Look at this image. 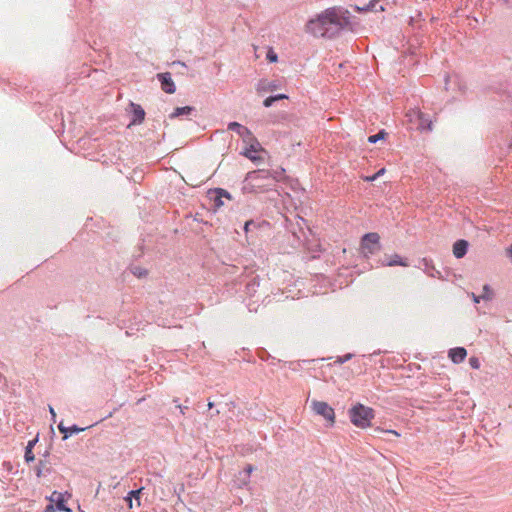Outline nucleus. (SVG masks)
Wrapping results in <instances>:
<instances>
[{
  "mask_svg": "<svg viewBox=\"0 0 512 512\" xmlns=\"http://www.w3.org/2000/svg\"><path fill=\"white\" fill-rule=\"evenodd\" d=\"M346 18H340L334 8H328L306 24V31L316 37L333 38L347 24Z\"/></svg>",
  "mask_w": 512,
  "mask_h": 512,
  "instance_id": "obj_1",
  "label": "nucleus"
},
{
  "mask_svg": "<svg viewBox=\"0 0 512 512\" xmlns=\"http://www.w3.org/2000/svg\"><path fill=\"white\" fill-rule=\"evenodd\" d=\"M374 416L375 414L372 408L364 406L360 403L349 409V417L351 422L359 428L369 427L370 422Z\"/></svg>",
  "mask_w": 512,
  "mask_h": 512,
  "instance_id": "obj_2",
  "label": "nucleus"
},
{
  "mask_svg": "<svg viewBox=\"0 0 512 512\" xmlns=\"http://www.w3.org/2000/svg\"><path fill=\"white\" fill-rule=\"evenodd\" d=\"M262 180H269L271 181V170L266 169H258L254 171H250L246 174L244 182L247 183V185L244 186V190H247L249 192H258L262 190V188L265 185L262 184H251L252 182H260ZM273 183H269L266 186H272Z\"/></svg>",
  "mask_w": 512,
  "mask_h": 512,
  "instance_id": "obj_3",
  "label": "nucleus"
},
{
  "mask_svg": "<svg viewBox=\"0 0 512 512\" xmlns=\"http://www.w3.org/2000/svg\"><path fill=\"white\" fill-rule=\"evenodd\" d=\"M360 249L365 258L379 252L381 249L379 234L376 232L364 234L361 238Z\"/></svg>",
  "mask_w": 512,
  "mask_h": 512,
  "instance_id": "obj_4",
  "label": "nucleus"
},
{
  "mask_svg": "<svg viewBox=\"0 0 512 512\" xmlns=\"http://www.w3.org/2000/svg\"><path fill=\"white\" fill-rule=\"evenodd\" d=\"M312 410L321 415L325 420L328 421V426H333L335 423V412L334 409L324 401L313 400L311 403Z\"/></svg>",
  "mask_w": 512,
  "mask_h": 512,
  "instance_id": "obj_5",
  "label": "nucleus"
},
{
  "mask_svg": "<svg viewBox=\"0 0 512 512\" xmlns=\"http://www.w3.org/2000/svg\"><path fill=\"white\" fill-rule=\"evenodd\" d=\"M161 84V89L167 94H173L176 91V85L172 79L171 73L164 72L156 75Z\"/></svg>",
  "mask_w": 512,
  "mask_h": 512,
  "instance_id": "obj_6",
  "label": "nucleus"
},
{
  "mask_svg": "<svg viewBox=\"0 0 512 512\" xmlns=\"http://www.w3.org/2000/svg\"><path fill=\"white\" fill-rule=\"evenodd\" d=\"M249 143V146L244 149L243 152H241V155L247 157L253 162L258 161L260 158L253 155V153H256L261 148L259 141L257 138L252 134V138H247V141Z\"/></svg>",
  "mask_w": 512,
  "mask_h": 512,
  "instance_id": "obj_7",
  "label": "nucleus"
},
{
  "mask_svg": "<svg viewBox=\"0 0 512 512\" xmlns=\"http://www.w3.org/2000/svg\"><path fill=\"white\" fill-rule=\"evenodd\" d=\"M130 109H131V120H130V123L128 125V127L132 126V125H139L141 124L144 119H145V110L142 108L141 105L139 104H136L134 102H130Z\"/></svg>",
  "mask_w": 512,
  "mask_h": 512,
  "instance_id": "obj_8",
  "label": "nucleus"
},
{
  "mask_svg": "<svg viewBox=\"0 0 512 512\" xmlns=\"http://www.w3.org/2000/svg\"><path fill=\"white\" fill-rule=\"evenodd\" d=\"M51 502H55V508L59 511L72 512L69 507L66 506V499L64 494L54 491L51 496L47 497Z\"/></svg>",
  "mask_w": 512,
  "mask_h": 512,
  "instance_id": "obj_9",
  "label": "nucleus"
},
{
  "mask_svg": "<svg viewBox=\"0 0 512 512\" xmlns=\"http://www.w3.org/2000/svg\"><path fill=\"white\" fill-rule=\"evenodd\" d=\"M244 283L245 284V290H244V293L246 295H248L249 297H254L256 292H257V289L259 287V279L257 276L255 277H252L250 279H247V277H245L244 279H242L240 281V284Z\"/></svg>",
  "mask_w": 512,
  "mask_h": 512,
  "instance_id": "obj_10",
  "label": "nucleus"
},
{
  "mask_svg": "<svg viewBox=\"0 0 512 512\" xmlns=\"http://www.w3.org/2000/svg\"><path fill=\"white\" fill-rule=\"evenodd\" d=\"M228 130L236 132L243 141H247V138H252V132L242 124L238 122H230L227 126Z\"/></svg>",
  "mask_w": 512,
  "mask_h": 512,
  "instance_id": "obj_11",
  "label": "nucleus"
},
{
  "mask_svg": "<svg viewBox=\"0 0 512 512\" xmlns=\"http://www.w3.org/2000/svg\"><path fill=\"white\" fill-rule=\"evenodd\" d=\"M87 428L88 427H79L76 424L66 427V426H64L62 421L58 424V429L63 434V440H67L73 434H77L79 432L85 431Z\"/></svg>",
  "mask_w": 512,
  "mask_h": 512,
  "instance_id": "obj_12",
  "label": "nucleus"
},
{
  "mask_svg": "<svg viewBox=\"0 0 512 512\" xmlns=\"http://www.w3.org/2000/svg\"><path fill=\"white\" fill-rule=\"evenodd\" d=\"M420 263L428 276L439 279L442 278L441 272L435 268L431 259L423 258Z\"/></svg>",
  "mask_w": 512,
  "mask_h": 512,
  "instance_id": "obj_13",
  "label": "nucleus"
},
{
  "mask_svg": "<svg viewBox=\"0 0 512 512\" xmlns=\"http://www.w3.org/2000/svg\"><path fill=\"white\" fill-rule=\"evenodd\" d=\"M448 356L453 363L459 364L465 360L467 351L464 347L451 348L448 352Z\"/></svg>",
  "mask_w": 512,
  "mask_h": 512,
  "instance_id": "obj_14",
  "label": "nucleus"
},
{
  "mask_svg": "<svg viewBox=\"0 0 512 512\" xmlns=\"http://www.w3.org/2000/svg\"><path fill=\"white\" fill-rule=\"evenodd\" d=\"M469 243L464 239H459L453 244V254L457 259L463 258L468 251Z\"/></svg>",
  "mask_w": 512,
  "mask_h": 512,
  "instance_id": "obj_15",
  "label": "nucleus"
},
{
  "mask_svg": "<svg viewBox=\"0 0 512 512\" xmlns=\"http://www.w3.org/2000/svg\"><path fill=\"white\" fill-rule=\"evenodd\" d=\"M196 112V108L194 106H183L176 107L174 111L169 115L170 119L179 118L182 116H189Z\"/></svg>",
  "mask_w": 512,
  "mask_h": 512,
  "instance_id": "obj_16",
  "label": "nucleus"
},
{
  "mask_svg": "<svg viewBox=\"0 0 512 512\" xmlns=\"http://www.w3.org/2000/svg\"><path fill=\"white\" fill-rule=\"evenodd\" d=\"M432 120L428 115L418 112V129L421 131H431L432 130Z\"/></svg>",
  "mask_w": 512,
  "mask_h": 512,
  "instance_id": "obj_17",
  "label": "nucleus"
},
{
  "mask_svg": "<svg viewBox=\"0 0 512 512\" xmlns=\"http://www.w3.org/2000/svg\"><path fill=\"white\" fill-rule=\"evenodd\" d=\"M269 225V222L266 220L255 221L251 219L245 222L244 231L245 233H248L250 231H253L254 229H260Z\"/></svg>",
  "mask_w": 512,
  "mask_h": 512,
  "instance_id": "obj_18",
  "label": "nucleus"
},
{
  "mask_svg": "<svg viewBox=\"0 0 512 512\" xmlns=\"http://www.w3.org/2000/svg\"><path fill=\"white\" fill-rule=\"evenodd\" d=\"M38 441V436L34 439L30 440L25 447L24 459L27 463L33 462L35 460V455L33 453V448Z\"/></svg>",
  "mask_w": 512,
  "mask_h": 512,
  "instance_id": "obj_19",
  "label": "nucleus"
},
{
  "mask_svg": "<svg viewBox=\"0 0 512 512\" xmlns=\"http://www.w3.org/2000/svg\"><path fill=\"white\" fill-rule=\"evenodd\" d=\"M382 265L390 266V267L399 265V266L406 267V266H408V262H407V259H403L400 255L394 254L389 261L383 262Z\"/></svg>",
  "mask_w": 512,
  "mask_h": 512,
  "instance_id": "obj_20",
  "label": "nucleus"
},
{
  "mask_svg": "<svg viewBox=\"0 0 512 512\" xmlns=\"http://www.w3.org/2000/svg\"><path fill=\"white\" fill-rule=\"evenodd\" d=\"M387 136H388V133L384 129H382L378 133H376L374 135H370L368 137V142L370 144H376L378 141L384 140Z\"/></svg>",
  "mask_w": 512,
  "mask_h": 512,
  "instance_id": "obj_21",
  "label": "nucleus"
},
{
  "mask_svg": "<svg viewBox=\"0 0 512 512\" xmlns=\"http://www.w3.org/2000/svg\"><path fill=\"white\" fill-rule=\"evenodd\" d=\"M210 195H218V198L231 199V194L223 188H215L209 192Z\"/></svg>",
  "mask_w": 512,
  "mask_h": 512,
  "instance_id": "obj_22",
  "label": "nucleus"
},
{
  "mask_svg": "<svg viewBox=\"0 0 512 512\" xmlns=\"http://www.w3.org/2000/svg\"><path fill=\"white\" fill-rule=\"evenodd\" d=\"M285 173V169L283 168H277L275 170H271V181H280L283 178V175Z\"/></svg>",
  "mask_w": 512,
  "mask_h": 512,
  "instance_id": "obj_23",
  "label": "nucleus"
},
{
  "mask_svg": "<svg viewBox=\"0 0 512 512\" xmlns=\"http://www.w3.org/2000/svg\"><path fill=\"white\" fill-rule=\"evenodd\" d=\"M130 270H131V273H132L134 276L138 277V278H143V277H145V276L147 275V273H148V272H147V270H146L145 268H142V267H140V266H132Z\"/></svg>",
  "mask_w": 512,
  "mask_h": 512,
  "instance_id": "obj_24",
  "label": "nucleus"
},
{
  "mask_svg": "<svg viewBox=\"0 0 512 512\" xmlns=\"http://www.w3.org/2000/svg\"><path fill=\"white\" fill-rule=\"evenodd\" d=\"M492 297H493V291H492L490 285L485 284L483 286V293L480 295V298H482V300L488 301V300H491Z\"/></svg>",
  "mask_w": 512,
  "mask_h": 512,
  "instance_id": "obj_25",
  "label": "nucleus"
},
{
  "mask_svg": "<svg viewBox=\"0 0 512 512\" xmlns=\"http://www.w3.org/2000/svg\"><path fill=\"white\" fill-rule=\"evenodd\" d=\"M142 491H143V487H141L139 489L131 490L127 494L128 496L133 498V500L136 501L138 507L141 505L140 496H141Z\"/></svg>",
  "mask_w": 512,
  "mask_h": 512,
  "instance_id": "obj_26",
  "label": "nucleus"
},
{
  "mask_svg": "<svg viewBox=\"0 0 512 512\" xmlns=\"http://www.w3.org/2000/svg\"><path fill=\"white\" fill-rule=\"evenodd\" d=\"M43 469H46L48 473H50V469L46 468V461L39 460L38 465L35 468L36 476L40 478L43 475Z\"/></svg>",
  "mask_w": 512,
  "mask_h": 512,
  "instance_id": "obj_27",
  "label": "nucleus"
},
{
  "mask_svg": "<svg viewBox=\"0 0 512 512\" xmlns=\"http://www.w3.org/2000/svg\"><path fill=\"white\" fill-rule=\"evenodd\" d=\"M376 3H377V0H371L369 2L368 5H366L365 7H358L356 6L355 8L358 10V11H364V12H367V11H377L376 9Z\"/></svg>",
  "mask_w": 512,
  "mask_h": 512,
  "instance_id": "obj_28",
  "label": "nucleus"
},
{
  "mask_svg": "<svg viewBox=\"0 0 512 512\" xmlns=\"http://www.w3.org/2000/svg\"><path fill=\"white\" fill-rule=\"evenodd\" d=\"M352 357H353L352 353H347L345 355L338 356L337 359L335 360V363H339V364L346 363L347 361L351 360Z\"/></svg>",
  "mask_w": 512,
  "mask_h": 512,
  "instance_id": "obj_29",
  "label": "nucleus"
},
{
  "mask_svg": "<svg viewBox=\"0 0 512 512\" xmlns=\"http://www.w3.org/2000/svg\"><path fill=\"white\" fill-rule=\"evenodd\" d=\"M211 198L213 199V208L214 210L219 209L221 206H223V200L222 198H218V195H211Z\"/></svg>",
  "mask_w": 512,
  "mask_h": 512,
  "instance_id": "obj_30",
  "label": "nucleus"
},
{
  "mask_svg": "<svg viewBox=\"0 0 512 512\" xmlns=\"http://www.w3.org/2000/svg\"><path fill=\"white\" fill-rule=\"evenodd\" d=\"M253 470L254 467L252 465H247L245 469L242 472H240V475H243L244 481L250 477V474Z\"/></svg>",
  "mask_w": 512,
  "mask_h": 512,
  "instance_id": "obj_31",
  "label": "nucleus"
},
{
  "mask_svg": "<svg viewBox=\"0 0 512 512\" xmlns=\"http://www.w3.org/2000/svg\"><path fill=\"white\" fill-rule=\"evenodd\" d=\"M275 102H276L275 96H274V95H271V96H268L267 98H265V99H264V101H263V105H264L266 108H269V107H271Z\"/></svg>",
  "mask_w": 512,
  "mask_h": 512,
  "instance_id": "obj_32",
  "label": "nucleus"
},
{
  "mask_svg": "<svg viewBox=\"0 0 512 512\" xmlns=\"http://www.w3.org/2000/svg\"><path fill=\"white\" fill-rule=\"evenodd\" d=\"M266 58H267V60H268L269 62L274 63V62H276V61H277L278 56H277V54H276L272 49H270V50L267 52Z\"/></svg>",
  "mask_w": 512,
  "mask_h": 512,
  "instance_id": "obj_33",
  "label": "nucleus"
},
{
  "mask_svg": "<svg viewBox=\"0 0 512 512\" xmlns=\"http://www.w3.org/2000/svg\"><path fill=\"white\" fill-rule=\"evenodd\" d=\"M469 364L473 369H478L480 367V361L477 357H471L469 359Z\"/></svg>",
  "mask_w": 512,
  "mask_h": 512,
  "instance_id": "obj_34",
  "label": "nucleus"
},
{
  "mask_svg": "<svg viewBox=\"0 0 512 512\" xmlns=\"http://www.w3.org/2000/svg\"><path fill=\"white\" fill-rule=\"evenodd\" d=\"M375 431H379V432H383V433H390V434H394L396 436H399V433L395 430H382L380 429L379 427L375 428Z\"/></svg>",
  "mask_w": 512,
  "mask_h": 512,
  "instance_id": "obj_35",
  "label": "nucleus"
},
{
  "mask_svg": "<svg viewBox=\"0 0 512 512\" xmlns=\"http://www.w3.org/2000/svg\"><path fill=\"white\" fill-rule=\"evenodd\" d=\"M470 296L475 304L480 303V301L482 300V298H480V295H476L475 293H471Z\"/></svg>",
  "mask_w": 512,
  "mask_h": 512,
  "instance_id": "obj_36",
  "label": "nucleus"
},
{
  "mask_svg": "<svg viewBox=\"0 0 512 512\" xmlns=\"http://www.w3.org/2000/svg\"><path fill=\"white\" fill-rule=\"evenodd\" d=\"M124 500L130 509L133 508V501H134L133 498H131L130 496L127 495L126 497H124Z\"/></svg>",
  "mask_w": 512,
  "mask_h": 512,
  "instance_id": "obj_37",
  "label": "nucleus"
},
{
  "mask_svg": "<svg viewBox=\"0 0 512 512\" xmlns=\"http://www.w3.org/2000/svg\"><path fill=\"white\" fill-rule=\"evenodd\" d=\"M56 510L57 508L51 503L45 507L44 512H56Z\"/></svg>",
  "mask_w": 512,
  "mask_h": 512,
  "instance_id": "obj_38",
  "label": "nucleus"
},
{
  "mask_svg": "<svg viewBox=\"0 0 512 512\" xmlns=\"http://www.w3.org/2000/svg\"><path fill=\"white\" fill-rule=\"evenodd\" d=\"M49 412L51 414V420L53 422H55L56 421V412H55L54 408L50 405H49Z\"/></svg>",
  "mask_w": 512,
  "mask_h": 512,
  "instance_id": "obj_39",
  "label": "nucleus"
},
{
  "mask_svg": "<svg viewBox=\"0 0 512 512\" xmlns=\"http://www.w3.org/2000/svg\"><path fill=\"white\" fill-rule=\"evenodd\" d=\"M274 96H275L276 101L284 100V99H288V95L283 94V93H281V94H276V95H274Z\"/></svg>",
  "mask_w": 512,
  "mask_h": 512,
  "instance_id": "obj_40",
  "label": "nucleus"
},
{
  "mask_svg": "<svg viewBox=\"0 0 512 512\" xmlns=\"http://www.w3.org/2000/svg\"><path fill=\"white\" fill-rule=\"evenodd\" d=\"M176 407L180 410L181 414H184L185 410L188 408L187 406H183L181 404H177Z\"/></svg>",
  "mask_w": 512,
  "mask_h": 512,
  "instance_id": "obj_41",
  "label": "nucleus"
},
{
  "mask_svg": "<svg viewBox=\"0 0 512 512\" xmlns=\"http://www.w3.org/2000/svg\"><path fill=\"white\" fill-rule=\"evenodd\" d=\"M385 173V169L384 168H381L380 170H378L375 175L376 177L378 178L379 176L383 175Z\"/></svg>",
  "mask_w": 512,
  "mask_h": 512,
  "instance_id": "obj_42",
  "label": "nucleus"
},
{
  "mask_svg": "<svg viewBox=\"0 0 512 512\" xmlns=\"http://www.w3.org/2000/svg\"><path fill=\"white\" fill-rule=\"evenodd\" d=\"M277 88V85L274 82L269 83L268 89L269 90H275Z\"/></svg>",
  "mask_w": 512,
  "mask_h": 512,
  "instance_id": "obj_43",
  "label": "nucleus"
},
{
  "mask_svg": "<svg viewBox=\"0 0 512 512\" xmlns=\"http://www.w3.org/2000/svg\"><path fill=\"white\" fill-rule=\"evenodd\" d=\"M172 65H181V66L186 67V64H185L184 62L179 61V60H178V61H174V62L172 63Z\"/></svg>",
  "mask_w": 512,
  "mask_h": 512,
  "instance_id": "obj_44",
  "label": "nucleus"
},
{
  "mask_svg": "<svg viewBox=\"0 0 512 512\" xmlns=\"http://www.w3.org/2000/svg\"><path fill=\"white\" fill-rule=\"evenodd\" d=\"M376 179L377 177L375 174L367 178L368 181H375Z\"/></svg>",
  "mask_w": 512,
  "mask_h": 512,
  "instance_id": "obj_45",
  "label": "nucleus"
},
{
  "mask_svg": "<svg viewBox=\"0 0 512 512\" xmlns=\"http://www.w3.org/2000/svg\"><path fill=\"white\" fill-rule=\"evenodd\" d=\"M213 407H214V403L213 402H208V408L212 409Z\"/></svg>",
  "mask_w": 512,
  "mask_h": 512,
  "instance_id": "obj_46",
  "label": "nucleus"
},
{
  "mask_svg": "<svg viewBox=\"0 0 512 512\" xmlns=\"http://www.w3.org/2000/svg\"><path fill=\"white\" fill-rule=\"evenodd\" d=\"M48 456H49V451H47V450H46V451H45V453L43 454V457H45V458H46V457H48Z\"/></svg>",
  "mask_w": 512,
  "mask_h": 512,
  "instance_id": "obj_47",
  "label": "nucleus"
},
{
  "mask_svg": "<svg viewBox=\"0 0 512 512\" xmlns=\"http://www.w3.org/2000/svg\"><path fill=\"white\" fill-rule=\"evenodd\" d=\"M217 414H219V411H218V410H216V412H215V413H212V414H211V417H213L214 415H217Z\"/></svg>",
  "mask_w": 512,
  "mask_h": 512,
  "instance_id": "obj_48",
  "label": "nucleus"
},
{
  "mask_svg": "<svg viewBox=\"0 0 512 512\" xmlns=\"http://www.w3.org/2000/svg\"><path fill=\"white\" fill-rule=\"evenodd\" d=\"M112 413H109L108 416H105V419H108V417H111Z\"/></svg>",
  "mask_w": 512,
  "mask_h": 512,
  "instance_id": "obj_49",
  "label": "nucleus"
},
{
  "mask_svg": "<svg viewBox=\"0 0 512 512\" xmlns=\"http://www.w3.org/2000/svg\"><path fill=\"white\" fill-rule=\"evenodd\" d=\"M112 413H109L108 416H105V419H108V417H111Z\"/></svg>",
  "mask_w": 512,
  "mask_h": 512,
  "instance_id": "obj_50",
  "label": "nucleus"
},
{
  "mask_svg": "<svg viewBox=\"0 0 512 512\" xmlns=\"http://www.w3.org/2000/svg\"><path fill=\"white\" fill-rule=\"evenodd\" d=\"M379 10L383 11V10H384V7H383V6H380V7H379Z\"/></svg>",
  "mask_w": 512,
  "mask_h": 512,
  "instance_id": "obj_51",
  "label": "nucleus"
},
{
  "mask_svg": "<svg viewBox=\"0 0 512 512\" xmlns=\"http://www.w3.org/2000/svg\"><path fill=\"white\" fill-rule=\"evenodd\" d=\"M264 354H267L268 357H270V355L267 353V351H263Z\"/></svg>",
  "mask_w": 512,
  "mask_h": 512,
  "instance_id": "obj_52",
  "label": "nucleus"
},
{
  "mask_svg": "<svg viewBox=\"0 0 512 512\" xmlns=\"http://www.w3.org/2000/svg\"><path fill=\"white\" fill-rule=\"evenodd\" d=\"M3 365V363L0 361V366Z\"/></svg>",
  "mask_w": 512,
  "mask_h": 512,
  "instance_id": "obj_53",
  "label": "nucleus"
},
{
  "mask_svg": "<svg viewBox=\"0 0 512 512\" xmlns=\"http://www.w3.org/2000/svg\"><path fill=\"white\" fill-rule=\"evenodd\" d=\"M79 512H84V511H79Z\"/></svg>",
  "mask_w": 512,
  "mask_h": 512,
  "instance_id": "obj_54",
  "label": "nucleus"
}]
</instances>
